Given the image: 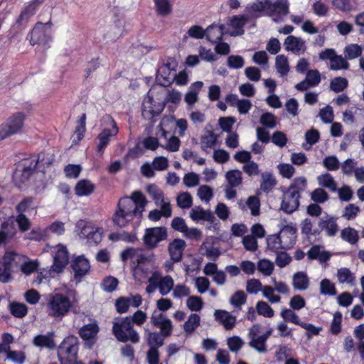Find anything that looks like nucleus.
<instances>
[{"label":"nucleus","instance_id":"obj_6","mask_svg":"<svg viewBox=\"0 0 364 364\" xmlns=\"http://www.w3.org/2000/svg\"><path fill=\"white\" fill-rule=\"evenodd\" d=\"M78 338L69 336L64 338L58 348V358L60 364H73L77 358Z\"/></svg>","mask_w":364,"mask_h":364},{"label":"nucleus","instance_id":"obj_21","mask_svg":"<svg viewBox=\"0 0 364 364\" xmlns=\"http://www.w3.org/2000/svg\"><path fill=\"white\" fill-rule=\"evenodd\" d=\"M190 217L193 221L205 220L213 223L215 217L210 210H205L201 206H196L190 212Z\"/></svg>","mask_w":364,"mask_h":364},{"label":"nucleus","instance_id":"obj_27","mask_svg":"<svg viewBox=\"0 0 364 364\" xmlns=\"http://www.w3.org/2000/svg\"><path fill=\"white\" fill-rule=\"evenodd\" d=\"M95 189V186L90 181L82 179L75 187V192L77 196H87L91 195Z\"/></svg>","mask_w":364,"mask_h":364},{"label":"nucleus","instance_id":"obj_34","mask_svg":"<svg viewBox=\"0 0 364 364\" xmlns=\"http://www.w3.org/2000/svg\"><path fill=\"white\" fill-rule=\"evenodd\" d=\"M317 181L321 186L326 188L332 192H335L337 190V183L333 176L328 173L318 176Z\"/></svg>","mask_w":364,"mask_h":364},{"label":"nucleus","instance_id":"obj_7","mask_svg":"<svg viewBox=\"0 0 364 364\" xmlns=\"http://www.w3.org/2000/svg\"><path fill=\"white\" fill-rule=\"evenodd\" d=\"M24 119V114L17 112L9 117L5 122L0 124V141L21 132L23 126Z\"/></svg>","mask_w":364,"mask_h":364},{"label":"nucleus","instance_id":"obj_5","mask_svg":"<svg viewBox=\"0 0 364 364\" xmlns=\"http://www.w3.org/2000/svg\"><path fill=\"white\" fill-rule=\"evenodd\" d=\"M112 332L120 342L131 341L137 343L140 339L139 334L133 328L130 316L117 318L113 323Z\"/></svg>","mask_w":364,"mask_h":364},{"label":"nucleus","instance_id":"obj_20","mask_svg":"<svg viewBox=\"0 0 364 364\" xmlns=\"http://www.w3.org/2000/svg\"><path fill=\"white\" fill-rule=\"evenodd\" d=\"M284 46L287 51H291L296 54H299L301 51L306 50L305 42L299 37L289 36L284 42Z\"/></svg>","mask_w":364,"mask_h":364},{"label":"nucleus","instance_id":"obj_44","mask_svg":"<svg viewBox=\"0 0 364 364\" xmlns=\"http://www.w3.org/2000/svg\"><path fill=\"white\" fill-rule=\"evenodd\" d=\"M97 326L94 324L83 326L79 331L80 337L83 340H90L95 336L97 333Z\"/></svg>","mask_w":364,"mask_h":364},{"label":"nucleus","instance_id":"obj_37","mask_svg":"<svg viewBox=\"0 0 364 364\" xmlns=\"http://www.w3.org/2000/svg\"><path fill=\"white\" fill-rule=\"evenodd\" d=\"M33 343L36 346L46 347L49 349H53L55 346L53 339L48 335H38L34 337Z\"/></svg>","mask_w":364,"mask_h":364},{"label":"nucleus","instance_id":"obj_11","mask_svg":"<svg viewBox=\"0 0 364 364\" xmlns=\"http://www.w3.org/2000/svg\"><path fill=\"white\" fill-rule=\"evenodd\" d=\"M69 262L68 251L67 247L58 244L54 247L53 261L50 271L59 274L63 272Z\"/></svg>","mask_w":364,"mask_h":364},{"label":"nucleus","instance_id":"obj_38","mask_svg":"<svg viewBox=\"0 0 364 364\" xmlns=\"http://www.w3.org/2000/svg\"><path fill=\"white\" fill-rule=\"evenodd\" d=\"M158 15L166 16L172 12L171 0H154Z\"/></svg>","mask_w":364,"mask_h":364},{"label":"nucleus","instance_id":"obj_60","mask_svg":"<svg viewBox=\"0 0 364 364\" xmlns=\"http://www.w3.org/2000/svg\"><path fill=\"white\" fill-rule=\"evenodd\" d=\"M337 277L338 281L342 284H353L355 280V277L348 268L338 269Z\"/></svg>","mask_w":364,"mask_h":364},{"label":"nucleus","instance_id":"obj_61","mask_svg":"<svg viewBox=\"0 0 364 364\" xmlns=\"http://www.w3.org/2000/svg\"><path fill=\"white\" fill-rule=\"evenodd\" d=\"M349 68V63L341 55H336L331 60L330 68L333 70H338L341 69H348Z\"/></svg>","mask_w":364,"mask_h":364},{"label":"nucleus","instance_id":"obj_55","mask_svg":"<svg viewBox=\"0 0 364 364\" xmlns=\"http://www.w3.org/2000/svg\"><path fill=\"white\" fill-rule=\"evenodd\" d=\"M257 269L264 276H270L274 270V264L268 259H260L257 263Z\"/></svg>","mask_w":364,"mask_h":364},{"label":"nucleus","instance_id":"obj_57","mask_svg":"<svg viewBox=\"0 0 364 364\" xmlns=\"http://www.w3.org/2000/svg\"><path fill=\"white\" fill-rule=\"evenodd\" d=\"M177 205L183 209H187L191 207L193 203L192 196L188 192L179 194L176 198Z\"/></svg>","mask_w":364,"mask_h":364},{"label":"nucleus","instance_id":"obj_29","mask_svg":"<svg viewBox=\"0 0 364 364\" xmlns=\"http://www.w3.org/2000/svg\"><path fill=\"white\" fill-rule=\"evenodd\" d=\"M247 19L244 16H234L230 20V25L235 29L230 33L231 36H241L244 33L243 27L246 24Z\"/></svg>","mask_w":364,"mask_h":364},{"label":"nucleus","instance_id":"obj_28","mask_svg":"<svg viewBox=\"0 0 364 364\" xmlns=\"http://www.w3.org/2000/svg\"><path fill=\"white\" fill-rule=\"evenodd\" d=\"M46 38V33L44 29V24L42 23H37L30 33V43L34 46L39 44L44 41Z\"/></svg>","mask_w":364,"mask_h":364},{"label":"nucleus","instance_id":"obj_59","mask_svg":"<svg viewBox=\"0 0 364 364\" xmlns=\"http://www.w3.org/2000/svg\"><path fill=\"white\" fill-rule=\"evenodd\" d=\"M197 195L202 201L209 203L213 196V192L210 186L203 185L198 188Z\"/></svg>","mask_w":364,"mask_h":364},{"label":"nucleus","instance_id":"obj_50","mask_svg":"<svg viewBox=\"0 0 364 364\" xmlns=\"http://www.w3.org/2000/svg\"><path fill=\"white\" fill-rule=\"evenodd\" d=\"M257 312L264 317L272 318L274 316V310L265 301H259L256 305Z\"/></svg>","mask_w":364,"mask_h":364},{"label":"nucleus","instance_id":"obj_24","mask_svg":"<svg viewBox=\"0 0 364 364\" xmlns=\"http://www.w3.org/2000/svg\"><path fill=\"white\" fill-rule=\"evenodd\" d=\"M269 5L270 15L284 16L289 13V3L287 0H277L275 2L269 1Z\"/></svg>","mask_w":364,"mask_h":364},{"label":"nucleus","instance_id":"obj_14","mask_svg":"<svg viewBox=\"0 0 364 364\" xmlns=\"http://www.w3.org/2000/svg\"><path fill=\"white\" fill-rule=\"evenodd\" d=\"M154 102L153 97L148 92L142 103V116L146 120H151L159 115L164 108L165 103L155 105Z\"/></svg>","mask_w":364,"mask_h":364},{"label":"nucleus","instance_id":"obj_54","mask_svg":"<svg viewBox=\"0 0 364 364\" xmlns=\"http://www.w3.org/2000/svg\"><path fill=\"white\" fill-rule=\"evenodd\" d=\"M360 211V209L358 206L355 205L353 203H350L346 206V208H344L342 217L347 220H353L357 217Z\"/></svg>","mask_w":364,"mask_h":364},{"label":"nucleus","instance_id":"obj_49","mask_svg":"<svg viewBox=\"0 0 364 364\" xmlns=\"http://www.w3.org/2000/svg\"><path fill=\"white\" fill-rule=\"evenodd\" d=\"M263 287L259 279L252 278L247 281L246 291L250 294H257L262 291Z\"/></svg>","mask_w":364,"mask_h":364},{"label":"nucleus","instance_id":"obj_23","mask_svg":"<svg viewBox=\"0 0 364 364\" xmlns=\"http://www.w3.org/2000/svg\"><path fill=\"white\" fill-rule=\"evenodd\" d=\"M2 259L10 269L13 271L16 268H21L26 256L14 252H6Z\"/></svg>","mask_w":364,"mask_h":364},{"label":"nucleus","instance_id":"obj_17","mask_svg":"<svg viewBox=\"0 0 364 364\" xmlns=\"http://www.w3.org/2000/svg\"><path fill=\"white\" fill-rule=\"evenodd\" d=\"M185 247L186 242L182 239H175L168 245V250L173 262H178L182 259Z\"/></svg>","mask_w":364,"mask_h":364},{"label":"nucleus","instance_id":"obj_13","mask_svg":"<svg viewBox=\"0 0 364 364\" xmlns=\"http://www.w3.org/2000/svg\"><path fill=\"white\" fill-rule=\"evenodd\" d=\"M151 322L160 329L161 333L165 336H170L173 331V324L167 316L158 311H154L151 316Z\"/></svg>","mask_w":364,"mask_h":364},{"label":"nucleus","instance_id":"obj_35","mask_svg":"<svg viewBox=\"0 0 364 364\" xmlns=\"http://www.w3.org/2000/svg\"><path fill=\"white\" fill-rule=\"evenodd\" d=\"M276 184L277 181L272 173H263L262 174L260 188L264 192L269 193Z\"/></svg>","mask_w":364,"mask_h":364},{"label":"nucleus","instance_id":"obj_45","mask_svg":"<svg viewBox=\"0 0 364 364\" xmlns=\"http://www.w3.org/2000/svg\"><path fill=\"white\" fill-rule=\"evenodd\" d=\"M320 294L322 295L335 296L336 289L333 283L328 279H323L320 282Z\"/></svg>","mask_w":364,"mask_h":364},{"label":"nucleus","instance_id":"obj_16","mask_svg":"<svg viewBox=\"0 0 364 364\" xmlns=\"http://www.w3.org/2000/svg\"><path fill=\"white\" fill-rule=\"evenodd\" d=\"M228 33L224 24L213 23L205 29V38L211 43H216L223 40L225 34Z\"/></svg>","mask_w":364,"mask_h":364},{"label":"nucleus","instance_id":"obj_51","mask_svg":"<svg viewBox=\"0 0 364 364\" xmlns=\"http://www.w3.org/2000/svg\"><path fill=\"white\" fill-rule=\"evenodd\" d=\"M282 318L287 322H291L300 326L302 322L300 321L299 316L293 309H284L280 314Z\"/></svg>","mask_w":364,"mask_h":364},{"label":"nucleus","instance_id":"obj_64","mask_svg":"<svg viewBox=\"0 0 364 364\" xmlns=\"http://www.w3.org/2000/svg\"><path fill=\"white\" fill-rule=\"evenodd\" d=\"M260 123L265 127L273 129L276 127V117L270 112L262 114L259 119Z\"/></svg>","mask_w":364,"mask_h":364},{"label":"nucleus","instance_id":"obj_9","mask_svg":"<svg viewBox=\"0 0 364 364\" xmlns=\"http://www.w3.org/2000/svg\"><path fill=\"white\" fill-rule=\"evenodd\" d=\"M168 236L165 227L149 228L145 230L142 240L144 244L149 249H155L158 244L165 240Z\"/></svg>","mask_w":364,"mask_h":364},{"label":"nucleus","instance_id":"obj_32","mask_svg":"<svg viewBox=\"0 0 364 364\" xmlns=\"http://www.w3.org/2000/svg\"><path fill=\"white\" fill-rule=\"evenodd\" d=\"M217 136L214 134L213 131H207L205 134L200 137L201 149L208 152V149H212L215 146Z\"/></svg>","mask_w":364,"mask_h":364},{"label":"nucleus","instance_id":"obj_53","mask_svg":"<svg viewBox=\"0 0 364 364\" xmlns=\"http://www.w3.org/2000/svg\"><path fill=\"white\" fill-rule=\"evenodd\" d=\"M362 53V48L357 44H350L345 48L344 54L347 59L352 60L359 57Z\"/></svg>","mask_w":364,"mask_h":364},{"label":"nucleus","instance_id":"obj_22","mask_svg":"<svg viewBox=\"0 0 364 364\" xmlns=\"http://www.w3.org/2000/svg\"><path fill=\"white\" fill-rule=\"evenodd\" d=\"M310 279L304 272H297L292 277V287L296 291H305L309 287Z\"/></svg>","mask_w":364,"mask_h":364},{"label":"nucleus","instance_id":"obj_3","mask_svg":"<svg viewBox=\"0 0 364 364\" xmlns=\"http://www.w3.org/2000/svg\"><path fill=\"white\" fill-rule=\"evenodd\" d=\"M296 241V228L284 225L279 234L269 235L267 239V248L274 252L293 247Z\"/></svg>","mask_w":364,"mask_h":364},{"label":"nucleus","instance_id":"obj_41","mask_svg":"<svg viewBox=\"0 0 364 364\" xmlns=\"http://www.w3.org/2000/svg\"><path fill=\"white\" fill-rule=\"evenodd\" d=\"M161 274L159 271H155L152 275L148 279V285L146 288V292L149 294L154 293L156 289H159Z\"/></svg>","mask_w":364,"mask_h":364},{"label":"nucleus","instance_id":"obj_62","mask_svg":"<svg viewBox=\"0 0 364 364\" xmlns=\"http://www.w3.org/2000/svg\"><path fill=\"white\" fill-rule=\"evenodd\" d=\"M15 221L17 223L19 230L22 232H25L31 228V223L24 214L18 213L16 216Z\"/></svg>","mask_w":364,"mask_h":364},{"label":"nucleus","instance_id":"obj_12","mask_svg":"<svg viewBox=\"0 0 364 364\" xmlns=\"http://www.w3.org/2000/svg\"><path fill=\"white\" fill-rule=\"evenodd\" d=\"M176 71V63L173 60H168L167 63L161 65L156 73V80L163 87H168L173 83L172 72Z\"/></svg>","mask_w":364,"mask_h":364},{"label":"nucleus","instance_id":"obj_42","mask_svg":"<svg viewBox=\"0 0 364 364\" xmlns=\"http://www.w3.org/2000/svg\"><path fill=\"white\" fill-rule=\"evenodd\" d=\"M173 286L174 281L171 276L162 277L159 287L160 294L162 296L167 295L173 289Z\"/></svg>","mask_w":364,"mask_h":364},{"label":"nucleus","instance_id":"obj_19","mask_svg":"<svg viewBox=\"0 0 364 364\" xmlns=\"http://www.w3.org/2000/svg\"><path fill=\"white\" fill-rule=\"evenodd\" d=\"M336 218L332 215H326L320 219L318 226L322 230H325L326 234L329 237H333L338 231V226L336 223Z\"/></svg>","mask_w":364,"mask_h":364},{"label":"nucleus","instance_id":"obj_25","mask_svg":"<svg viewBox=\"0 0 364 364\" xmlns=\"http://www.w3.org/2000/svg\"><path fill=\"white\" fill-rule=\"evenodd\" d=\"M203 83L197 81L191 84L189 90L186 93L184 97L185 102L189 106H193L198 100V92L201 90Z\"/></svg>","mask_w":364,"mask_h":364},{"label":"nucleus","instance_id":"obj_2","mask_svg":"<svg viewBox=\"0 0 364 364\" xmlns=\"http://www.w3.org/2000/svg\"><path fill=\"white\" fill-rule=\"evenodd\" d=\"M307 187L306 178L300 176L294 178L290 186L283 191L281 210L290 214L296 210L300 205L301 193Z\"/></svg>","mask_w":364,"mask_h":364},{"label":"nucleus","instance_id":"obj_10","mask_svg":"<svg viewBox=\"0 0 364 364\" xmlns=\"http://www.w3.org/2000/svg\"><path fill=\"white\" fill-rule=\"evenodd\" d=\"M76 228L80 230V237L87 239L88 242L97 245L101 242L102 232L100 228L93 226L85 220L78 221Z\"/></svg>","mask_w":364,"mask_h":364},{"label":"nucleus","instance_id":"obj_43","mask_svg":"<svg viewBox=\"0 0 364 364\" xmlns=\"http://www.w3.org/2000/svg\"><path fill=\"white\" fill-rule=\"evenodd\" d=\"M200 322V316L196 314H192L188 319L183 324V329L186 333H191L199 326Z\"/></svg>","mask_w":364,"mask_h":364},{"label":"nucleus","instance_id":"obj_36","mask_svg":"<svg viewBox=\"0 0 364 364\" xmlns=\"http://www.w3.org/2000/svg\"><path fill=\"white\" fill-rule=\"evenodd\" d=\"M146 191L149 196L154 200L156 206H159L161 202L165 199L163 191L155 184H150L147 186Z\"/></svg>","mask_w":364,"mask_h":364},{"label":"nucleus","instance_id":"obj_26","mask_svg":"<svg viewBox=\"0 0 364 364\" xmlns=\"http://www.w3.org/2000/svg\"><path fill=\"white\" fill-rule=\"evenodd\" d=\"M216 320L223 323L227 330L234 327L236 323L235 316L231 315L229 312L224 310H216L214 314Z\"/></svg>","mask_w":364,"mask_h":364},{"label":"nucleus","instance_id":"obj_48","mask_svg":"<svg viewBox=\"0 0 364 364\" xmlns=\"http://www.w3.org/2000/svg\"><path fill=\"white\" fill-rule=\"evenodd\" d=\"M247 301V295L242 290L236 291L230 297V303L236 308L240 309Z\"/></svg>","mask_w":364,"mask_h":364},{"label":"nucleus","instance_id":"obj_30","mask_svg":"<svg viewBox=\"0 0 364 364\" xmlns=\"http://www.w3.org/2000/svg\"><path fill=\"white\" fill-rule=\"evenodd\" d=\"M309 259H318L321 263L330 259L331 255L326 251H321L318 245H314L307 252Z\"/></svg>","mask_w":364,"mask_h":364},{"label":"nucleus","instance_id":"obj_46","mask_svg":"<svg viewBox=\"0 0 364 364\" xmlns=\"http://www.w3.org/2000/svg\"><path fill=\"white\" fill-rule=\"evenodd\" d=\"M348 85L347 79L341 77H336L331 80L330 82V89L334 92L343 91Z\"/></svg>","mask_w":364,"mask_h":364},{"label":"nucleus","instance_id":"obj_40","mask_svg":"<svg viewBox=\"0 0 364 364\" xmlns=\"http://www.w3.org/2000/svg\"><path fill=\"white\" fill-rule=\"evenodd\" d=\"M275 67L277 72L282 75L284 76L289 72V65L288 59L284 55H279L275 59Z\"/></svg>","mask_w":364,"mask_h":364},{"label":"nucleus","instance_id":"obj_52","mask_svg":"<svg viewBox=\"0 0 364 364\" xmlns=\"http://www.w3.org/2000/svg\"><path fill=\"white\" fill-rule=\"evenodd\" d=\"M311 198L316 203H323L328 200L329 196L323 188H317L311 192Z\"/></svg>","mask_w":364,"mask_h":364},{"label":"nucleus","instance_id":"obj_31","mask_svg":"<svg viewBox=\"0 0 364 364\" xmlns=\"http://www.w3.org/2000/svg\"><path fill=\"white\" fill-rule=\"evenodd\" d=\"M167 336L163 335L162 333L159 332H150L147 337V345L149 348L158 349L163 346L164 344V338Z\"/></svg>","mask_w":364,"mask_h":364},{"label":"nucleus","instance_id":"obj_63","mask_svg":"<svg viewBox=\"0 0 364 364\" xmlns=\"http://www.w3.org/2000/svg\"><path fill=\"white\" fill-rule=\"evenodd\" d=\"M26 259V257L25 260L22 262L20 269L23 273L28 275L37 270L39 263L38 260L31 261Z\"/></svg>","mask_w":364,"mask_h":364},{"label":"nucleus","instance_id":"obj_47","mask_svg":"<svg viewBox=\"0 0 364 364\" xmlns=\"http://www.w3.org/2000/svg\"><path fill=\"white\" fill-rule=\"evenodd\" d=\"M274 287L271 286L265 285L263 287L262 293L264 298H266L271 304L279 303L281 301V296L275 294Z\"/></svg>","mask_w":364,"mask_h":364},{"label":"nucleus","instance_id":"obj_8","mask_svg":"<svg viewBox=\"0 0 364 364\" xmlns=\"http://www.w3.org/2000/svg\"><path fill=\"white\" fill-rule=\"evenodd\" d=\"M103 122L107 127H110L111 129L105 127L99 134L97 138L100 141L97 145V151L102 152L104 149L109 144L110 138L116 136L119 132L117 123L110 115H106L103 117Z\"/></svg>","mask_w":364,"mask_h":364},{"label":"nucleus","instance_id":"obj_15","mask_svg":"<svg viewBox=\"0 0 364 364\" xmlns=\"http://www.w3.org/2000/svg\"><path fill=\"white\" fill-rule=\"evenodd\" d=\"M36 167V163L33 164L29 159L23 160L21 169L16 168L14 173V180L16 184L26 182L33 173Z\"/></svg>","mask_w":364,"mask_h":364},{"label":"nucleus","instance_id":"obj_56","mask_svg":"<svg viewBox=\"0 0 364 364\" xmlns=\"http://www.w3.org/2000/svg\"><path fill=\"white\" fill-rule=\"evenodd\" d=\"M118 284L119 281L117 278L109 276L104 279L101 287L105 291L111 293L117 289Z\"/></svg>","mask_w":364,"mask_h":364},{"label":"nucleus","instance_id":"obj_1","mask_svg":"<svg viewBox=\"0 0 364 364\" xmlns=\"http://www.w3.org/2000/svg\"><path fill=\"white\" fill-rule=\"evenodd\" d=\"M148 201L140 191H134L131 197L119 199L112 217L113 223L120 228L127 226L134 216H142Z\"/></svg>","mask_w":364,"mask_h":364},{"label":"nucleus","instance_id":"obj_18","mask_svg":"<svg viewBox=\"0 0 364 364\" xmlns=\"http://www.w3.org/2000/svg\"><path fill=\"white\" fill-rule=\"evenodd\" d=\"M71 267L75 273V277L81 278L88 273L90 265L85 257L78 256L72 261Z\"/></svg>","mask_w":364,"mask_h":364},{"label":"nucleus","instance_id":"obj_4","mask_svg":"<svg viewBox=\"0 0 364 364\" xmlns=\"http://www.w3.org/2000/svg\"><path fill=\"white\" fill-rule=\"evenodd\" d=\"M75 304L70 298L61 293L49 295L47 302V313L48 316L61 319L73 308Z\"/></svg>","mask_w":364,"mask_h":364},{"label":"nucleus","instance_id":"obj_58","mask_svg":"<svg viewBox=\"0 0 364 364\" xmlns=\"http://www.w3.org/2000/svg\"><path fill=\"white\" fill-rule=\"evenodd\" d=\"M10 311L13 316L23 318L28 312V308L24 304L13 303L10 305Z\"/></svg>","mask_w":364,"mask_h":364},{"label":"nucleus","instance_id":"obj_39","mask_svg":"<svg viewBox=\"0 0 364 364\" xmlns=\"http://www.w3.org/2000/svg\"><path fill=\"white\" fill-rule=\"evenodd\" d=\"M341 237L351 245L356 244L359 239L358 231L350 227L343 229L341 232Z\"/></svg>","mask_w":364,"mask_h":364},{"label":"nucleus","instance_id":"obj_33","mask_svg":"<svg viewBox=\"0 0 364 364\" xmlns=\"http://www.w3.org/2000/svg\"><path fill=\"white\" fill-rule=\"evenodd\" d=\"M228 186L238 187L242 183V172L237 169L230 170L225 173Z\"/></svg>","mask_w":364,"mask_h":364}]
</instances>
